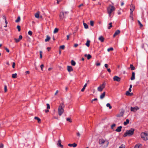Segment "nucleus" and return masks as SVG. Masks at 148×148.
I'll use <instances>...</instances> for the list:
<instances>
[{"label": "nucleus", "mask_w": 148, "mask_h": 148, "mask_svg": "<svg viewBox=\"0 0 148 148\" xmlns=\"http://www.w3.org/2000/svg\"><path fill=\"white\" fill-rule=\"evenodd\" d=\"M71 64L73 66H75L76 64L75 62L73 60H72L71 61Z\"/></svg>", "instance_id": "obj_28"}, {"label": "nucleus", "mask_w": 148, "mask_h": 148, "mask_svg": "<svg viewBox=\"0 0 148 148\" xmlns=\"http://www.w3.org/2000/svg\"><path fill=\"white\" fill-rule=\"evenodd\" d=\"M28 34L29 35H30V36H32V31H29L28 32Z\"/></svg>", "instance_id": "obj_42"}, {"label": "nucleus", "mask_w": 148, "mask_h": 148, "mask_svg": "<svg viewBox=\"0 0 148 148\" xmlns=\"http://www.w3.org/2000/svg\"><path fill=\"white\" fill-rule=\"evenodd\" d=\"M129 120L128 119H126V121H125L123 123V124L124 125H126L128 124L129 123Z\"/></svg>", "instance_id": "obj_21"}, {"label": "nucleus", "mask_w": 148, "mask_h": 148, "mask_svg": "<svg viewBox=\"0 0 148 148\" xmlns=\"http://www.w3.org/2000/svg\"><path fill=\"white\" fill-rule=\"evenodd\" d=\"M106 94L105 92H104L103 93L100 95V98L101 99H103L105 97Z\"/></svg>", "instance_id": "obj_17"}, {"label": "nucleus", "mask_w": 148, "mask_h": 148, "mask_svg": "<svg viewBox=\"0 0 148 148\" xmlns=\"http://www.w3.org/2000/svg\"><path fill=\"white\" fill-rule=\"evenodd\" d=\"M90 40H87L86 43V45L88 47H89L90 46Z\"/></svg>", "instance_id": "obj_26"}, {"label": "nucleus", "mask_w": 148, "mask_h": 148, "mask_svg": "<svg viewBox=\"0 0 148 148\" xmlns=\"http://www.w3.org/2000/svg\"><path fill=\"white\" fill-rule=\"evenodd\" d=\"M115 125H116L115 124H113L112 125H111V129H113V127H115Z\"/></svg>", "instance_id": "obj_51"}, {"label": "nucleus", "mask_w": 148, "mask_h": 148, "mask_svg": "<svg viewBox=\"0 0 148 148\" xmlns=\"http://www.w3.org/2000/svg\"><path fill=\"white\" fill-rule=\"evenodd\" d=\"M44 67V65L43 64H42L41 65H40V67L41 68V69L42 71L43 70V69H42V68H43Z\"/></svg>", "instance_id": "obj_54"}, {"label": "nucleus", "mask_w": 148, "mask_h": 148, "mask_svg": "<svg viewBox=\"0 0 148 148\" xmlns=\"http://www.w3.org/2000/svg\"><path fill=\"white\" fill-rule=\"evenodd\" d=\"M138 24L140 25V28L142 27L143 26V25L141 24V22H140V21H139L138 20Z\"/></svg>", "instance_id": "obj_33"}, {"label": "nucleus", "mask_w": 148, "mask_h": 148, "mask_svg": "<svg viewBox=\"0 0 148 148\" xmlns=\"http://www.w3.org/2000/svg\"><path fill=\"white\" fill-rule=\"evenodd\" d=\"M118 14L119 15H120V14H121V12L119 10L118 11Z\"/></svg>", "instance_id": "obj_63"}, {"label": "nucleus", "mask_w": 148, "mask_h": 148, "mask_svg": "<svg viewBox=\"0 0 148 148\" xmlns=\"http://www.w3.org/2000/svg\"><path fill=\"white\" fill-rule=\"evenodd\" d=\"M98 40L100 41L101 42H103L104 40V38L102 36H100L98 38Z\"/></svg>", "instance_id": "obj_11"}, {"label": "nucleus", "mask_w": 148, "mask_h": 148, "mask_svg": "<svg viewBox=\"0 0 148 148\" xmlns=\"http://www.w3.org/2000/svg\"><path fill=\"white\" fill-rule=\"evenodd\" d=\"M17 28L18 29V31L20 32L21 31V27L20 25L17 26Z\"/></svg>", "instance_id": "obj_41"}, {"label": "nucleus", "mask_w": 148, "mask_h": 148, "mask_svg": "<svg viewBox=\"0 0 148 148\" xmlns=\"http://www.w3.org/2000/svg\"><path fill=\"white\" fill-rule=\"evenodd\" d=\"M67 70L69 72H70L73 71V69L71 66H67Z\"/></svg>", "instance_id": "obj_14"}, {"label": "nucleus", "mask_w": 148, "mask_h": 148, "mask_svg": "<svg viewBox=\"0 0 148 148\" xmlns=\"http://www.w3.org/2000/svg\"><path fill=\"white\" fill-rule=\"evenodd\" d=\"M112 23H109V26L108 27V29H110V28L112 27Z\"/></svg>", "instance_id": "obj_35"}, {"label": "nucleus", "mask_w": 148, "mask_h": 148, "mask_svg": "<svg viewBox=\"0 0 148 148\" xmlns=\"http://www.w3.org/2000/svg\"><path fill=\"white\" fill-rule=\"evenodd\" d=\"M83 24L84 26L85 29H88V26L87 24L85 23H84Z\"/></svg>", "instance_id": "obj_30"}, {"label": "nucleus", "mask_w": 148, "mask_h": 148, "mask_svg": "<svg viewBox=\"0 0 148 148\" xmlns=\"http://www.w3.org/2000/svg\"><path fill=\"white\" fill-rule=\"evenodd\" d=\"M130 17L131 18V19L132 20H133V13L130 12Z\"/></svg>", "instance_id": "obj_32"}, {"label": "nucleus", "mask_w": 148, "mask_h": 148, "mask_svg": "<svg viewBox=\"0 0 148 148\" xmlns=\"http://www.w3.org/2000/svg\"><path fill=\"white\" fill-rule=\"evenodd\" d=\"M120 33V31L119 30H117L116 31L114 34L113 35V37H115L116 35H118Z\"/></svg>", "instance_id": "obj_19"}, {"label": "nucleus", "mask_w": 148, "mask_h": 148, "mask_svg": "<svg viewBox=\"0 0 148 148\" xmlns=\"http://www.w3.org/2000/svg\"><path fill=\"white\" fill-rule=\"evenodd\" d=\"M3 145L2 144H0V148H3Z\"/></svg>", "instance_id": "obj_56"}, {"label": "nucleus", "mask_w": 148, "mask_h": 148, "mask_svg": "<svg viewBox=\"0 0 148 148\" xmlns=\"http://www.w3.org/2000/svg\"><path fill=\"white\" fill-rule=\"evenodd\" d=\"M22 38V36L21 35H20L19 36V38L17 39L16 38H14V40L17 43L18 42L21 40Z\"/></svg>", "instance_id": "obj_9"}, {"label": "nucleus", "mask_w": 148, "mask_h": 148, "mask_svg": "<svg viewBox=\"0 0 148 148\" xmlns=\"http://www.w3.org/2000/svg\"><path fill=\"white\" fill-rule=\"evenodd\" d=\"M105 142V140L103 138L100 139L99 140V143L100 145H103Z\"/></svg>", "instance_id": "obj_13"}, {"label": "nucleus", "mask_w": 148, "mask_h": 148, "mask_svg": "<svg viewBox=\"0 0 148 148\" xmlns=\"http://www.w3.org/2000/svg\"><path fill=\"white\" fill-rule=\"evenodd\" d=\"M113 80L114 81H116L118 82H119L121 80V78L119 77L115 76L113 77Z\"/></svg>", "instance_id": "obj_7"}, {"label": "nucleus", "mask_w": 148, "mask_h": 148, "mask_svg": "<svg viewBox=\"0 0 148 148\" xmlns=\"http://www.w3.org/2000/svg\"><path fill=\"white\" fill-rule=\"evenodd\" d=\"M105 67L107 69L108 68V65L107 64H104Z\"/></svg>", "instance_id": "obj_53"}, {"label": "nucleus", "mask_w": 148, "mask_h": 148, "mask_svg": "<svg viewBox=\"0 0 148 148\" xmlns=\"http://www.w3.org/2000/svg\"><path fill=\"white\" fill-rule=\"evenodd\" d=\"M103 88L101 86H99L97 88V90L99 92H101L102 91Z\"/></svg>", "instance_id": "obj_25"}, {"label": "nucleus", "mask_w": 148, "mask_h": 148, "mask_svg": "<svg viewBox=\"0 0 148 148\" xmlns=\"http://www.w3.org/2000/svg\"><path fill=\"white\" fill-rule=\"evenodd\" d=\"M34 119H37L38 120V122L39 123H41V120L37 116H35Z\"/></svg>", "instance_id": "obj_23"}, {"label": "nucleus", "mask_w": 148, "mask_h": 148, "mask_svg": "<svg viewBox=\"0 0 148 148\" xmlns=\"http://www.w3.org/2000/svg\"><path fill=\"white\" fill-rule=\"evenodd\" d=\"M35 17L37 18H38L39 17V12H37L35 14Z\"/></svg>", "instance_id": "obj_24"}, {"label": "nucleus", "mask_w": 148, "mask_h": 148, "mask_svg": "<svg viewBox=\"0 0 148 148\" xmlns=\"http://www.w3.org/2000/svg\"><path fill=\"white\" fill-rule=\"evenodd\" d=\"M141 138L144 140H148V133L145 132L144 133H142L141 134Z\"/></svg>", "instance_id": "obj_5"}, {"label": "nucleus", "mask_w": 148, "mask_h": 148, "mask_svg": "<svg viewBox=\"0 0 148 148\" xmlns=\"http://www.w3.org/2000/svg\"><path fill=\"white\" fill-rule=\"evenodd\" d=\"M130 91H127L126 92V93H125V95H127V96H128L129 95L130 93Z\"/></svg>", "instance_id": "obj_47"}, {"label": "nucleus", "mask_w": 148, "mask_h": 148, "mask_svg": "<svg viewBox=\"0 0 148 148\" xmlns=\"http://www.w3.org/2000/svg\"><path fill=\"white\" fill-rule=\"evenodd\" d=\"M64 108V104L63 103H61L59 106L58 110V114L59 116H61L63 113Z\"/></svg>", "instance_id": "obj_1"}, {"label": "nucleus", "mask_w": 148, "mask_h": 148, "mask_svg": "<svg viewBox=\"0 0 148 148\" xmlns=\"http://www.w3.org/2000/svg\"><path fill=\"white\" fill-rule=\"evenodd\" d=\"M106 106L107 107H108L109 108L111 109L112 108V106L110 105V104L109 103H108L106 104Z\"/></svg>", "instance_id": "obj_34"}, {"label": "nucleus", "mask_w": 148, "mask_h": 148, "mask_svg": "<svg viewBox=\"0 0 148 148\" xmlns=\"http://www.w3.org/2000/svg\"><path fill=\"white\" fill-rule=\"evenodd\" d=\"M97 98H95L94 99H92L91 101V103H92L94 101H97Z\"/></svg>", "instance_id": "obj_50"}, {"label": "nucleus", "mask_w": 148, "mask_h": 148, "mask_svg": "<svg viewBox=\"0 0 148 148\" xmlns=\"http://www.w3.org/2000/svg\"><path fill=\"white\" fill-rule=\"evenodd\" d=\"M135 9V6L133 4H131L130 7V12L133 13Z\"/></svg>", "instance_id": "obj_8"}, {"label": "nucleus", "mask_w": 148, "mask_h": 148, "mask_svg": "<svg viewBox=\"0 0 148 148\" xmlns=\"http://www.w3.org/2000/svg\"><path fill=\"white\" fill-rule=\"evenodd\" d=\"M113 48L112 47H110L108 49L107 51H113Z\"/></svg>", "instance_id": "obj_40"}, {"label": "nucleus", "mask_w": 148, "mask_h": 148, "mask_svg": "<svg viewBox=\"0 0 148 148\" xmlns=\"http://www.w3.org/2000/svg\"><path fill=\"white\" fill-rule=\"evenodd\" d=\"M96 65L97 66H99L100 65V63H96Z\"/></svg>", "instance_id": "obj_61"}, {"label": "nucleus", "mask_w": 148, "mask_h": 148, "mask_svg": "<svg viewBox=\"0 0 148 148\" xmlns=\"http://www.w3.org/2000/svg\"><path fill=\"white\" fill-rule=\"evenodd\" d=\"M122 128V127L121 126H120L118 127L117 128L116 130V131L117 132H120L121 130V128Z\"/></svg>", "instance_id": "obj_18"}, {"label": "nucleus", "mask_w": 148, "mask_h": 148, "mask_svg": "<svg viewBox=\"0 0 148 148\" xmlns=\"http://www.w3.org/2000/svg\"><path fill=\"white\" fill-rule=\"evenodd\" d=\"M105 85L106 84L105 83H103L100 86H101V87H102V88H103V89L105 87Z\"/></svg>", "instance_id": "obj_37"}, {"label": "nucleus", "mask_w": 148, "mask_h": 148, "mask_svg": "<svg viewBox=\"0 0 148 148\" xmlns=\"http://www.w3.org/2000/svg\"><path fill=\"white\" fill-rule=\"evenodd\" d=\"M61 141L59 139L58 141V143L57 144V145L58 146H59L61 147V148H63V146L61 144Z\"/></svg>", "instance_id": "obj_12"}, {"label": "nucleus", "mask_w": 148, "mask_h": 148, "mask_svg": "<svg viewBox=\"0 0 148 148\" xmlns=\"http://www.w3.org/2000/svg\"><path fill=\"white\" fill-rule=\"evenodd\" d=\"M2 17L3 19H4L5 20H5H6V17L5 16L2 15Z\"/></svg>", "instance_id": "obj_49"}, {"label": "nucleus", "mask_w": 148, "mask_h": 148, "mask_svg": "<svg viewBox=\"0 0 148 148\" xmlns=\"http://www.w3.org/2000/svg\"><path fill=\"white\" fill-rule=\"evenodd\" d=\"M20 16H18L17 18V19L15 21V22L16 23H18V22H19L20 21Z\"/></svg>", "instance_id": "obj_31"}, {"label": "nucleus", "mask_w": 148, "mask_h": 148, "mask_svg": "<svg viewBox=\"0 0 148 148\" xmlns=\"http://www.w3.org/2000/svg\"><path fill=\"white\" fill-rule=\"evenodd\" d=\"M68 145L69 147H76L77 146V144L75 143H74L73 144H68Z\"/></svg>", "instance_id": "obj_16"}, {"label": "nucleus", "mask_w": 148, "mask_h": 148, "mask_svg": "<svg viewBox=\"0 0 148 148\" xmlns=\"http://www.w3.org/2000/svg\"><path fill=\"white\" fill-rule=\"evenodd\" d=\"M25 73L27 74H29V71H26Z\"/></svg>", "instance_id": "obj_64"}, {"label": "nucleus", "mask_w": 148, "mask_h": 148, "mask_svg": "<svg viewBox=\"0 0 148 148\" xmlns=\"http://www.w3.org/2000/svg\"><path fill=\"white\" fill-rule=\"evenodd\" d=\"M139 109V108L137 106H136L134 107H131L130 110L131 111L136 112L137 110Z\"/></svg>", "instance_id": "obj_6"}, {"label": "nucleus", "mask_w": 148, "mask_h": 148, "mask_svg": "<svg viewBox=\"0 0 148 148\" xmlns=\"http://www.w3.org/2000/svg\"><path fill=\"white\" fill-rule=\"evenodd\" d=\"M83 3H82L81 4H80V5H79V6H78V7L79 8H80L82 6H83Z\"/></svg>", "instance_id": "obj_60"}, {"label": "nucleus", "mask_w": 148, "mask_h": 148, "mask_svg": "<svg viewBox=\"0 0 148 148\" xmlns=\"http://www.w3.org/2000/svg\"><path fill=\"white\" fill-rule=\"evenodd\" d=\"M90 25L91 26H93L94 25V22L92 21H90Z\"/></svg>", "instance_id": "obj_43"}, {"label": "nucleus", "mask_w": 148, "mask_h": 148, "mask_svg": "<svg viewBox=\"0 0 148 148\" xmlns=\"http://www.w3.org/2000/svg\"><path fill=\"white\" fill-rule=\"evenodd\" d=\"M50 38H51L48 35H47L46 36V38L45 40V41L46 42L50 40Z\"/></svg>", "instance_id": "obj_22"}, {"label": "nucleus", "mask_w": 148, "mask_h": 148, "mask_svg": "<svg viewBox=\"0 0 148 148\" xmlns=\"http://www.w3.org/2000/svg\"><path fill=\"white\" fill-rule=\"evenodd\" d=\"M47 108L48 109H49L50 108V106L49 104L48 103H47Z\"/></svg>", "instance_id": "obj_48"}, {"label": "nucleus", "mask_w": 148, "mask_h": 148, "mask_svg": "<svg viewBox=\"0 0 148 148\" xmlns=\"http://www.w3.org/2000/svg\"><path fill=\"white\" fill-rule=\"evenodd\" d=\"M124 112V110L121 111L119 114L116 115V116L117 117H120L123 116Z\"/></svg>", "instance_id": "obj_10"}, {"label": "nucleus", "mask_w": 148, "mask_h": 148, "mask_svg": "<svg viewBox=\"0 0 148 148\" xmlns=\"http://www.w3.org/2000/svg\"><path fill=\"white\" fill-rule=\"evenodd\" d=\"M59 30V29L57 28H55V29H54V31H53V33H57L58 31Z\"/></svg>", "instance_id": "obj_36"}, {"label": "nucleus", "mask_w": 148, "mask_h": 148, "mask_svg": "<svg viewBox=\"0 0 148 148\" xmlns=\"http://www.w3.org/2000/svg\"><path fill=\"white\" fill-rule=\"evenodd\" d=\"M66 120L67 121H69L71 123L72 122V121L71 120V119L70 118H67Z\"/></svg>", "instance_id": "obj_45"}, {"label": "nucleus", "mask_w": 148, "mask_h": 148, "mask_svg": "<svg viewBox=\"0 0 148 148\" xmlns=\"http://www.w3.org/2000/svg\"><path fill=\"white\" fill-rule=\"evenodd\" d=\"M7 91V86L6 85L4 86V92H6Z\"/></svg>", "instance_id": "obj_44"}, {"label": "nucleus", "mask_w": 148, "mask_h": 148, "mask_svg": "<svg viewBox=\"0 0 148 148\" xmlns=\"http://www.w3.org/2000/svg\"><path fill=\"white\" fill-rule=\"evenodd\" d=\"M42 51H40V58H42Z\"/></svg>", "instance_id": "obj_46"}, {"label": "nucleus", "mask_w": 148, "mask_h": 148, "mask_svg": "<svg viewBox=\"0 0 148 148\" xmlns=\"http://www.w3.org/2000/svg\"><path fill=\"white\" fill-rule=\"evenodd\" d=\"M125 145L123 144H122L120 146L119 148H125Z\"/></svg>", "instance_id": "obj_38"}, {"label": "nucleus", "mask_w": 148, "mask_h": 148, "mask_svg": "<svg viewBox=\"0 0 148 148\" xmlns=\"http://www.w3.org/2000/svg\"><path fill=\"white\" fill-rule=\"evenodd\" d=\"M134 129L131 128L130 130H127L123 135V137H125L127 136H130L133 135L134 133Z\"/></svg>", "instance_id": "obj_2"}, {"label": "nucleus", "mask_w": 148, "mask_h": 148, "mask_svg": "<svg viewBox=\"0 0 148 148\" xmlns=\"http://www.w3.org/2000/svg\"><path fill=\"white\" fill-rule=\"evenodd\" d=\"M130 68H131L132 70H134L135 69V67L132 64H130Z\"/></svg>", "instance_id": "obj_27"}, {"label": "nucleus", "mask_w": 148, "mask_h": 148, "mask_svg": "<svg viewBox=\"0 0 148 148\" xmlns=\"http://www.w3.org/2000/svg\"><path fill=\"white\" fill-rule=\"evenodd\" d=\"M17 75V74L16 73L14 74H13L12 75V77L13 78H15L16 77V76Z\"/></svg>", "instance_id": "obj_29"}, {"label": "nucleus", "mask_w": 148, "mask_h": 148, "mask_svg": "<svg viewBox=\"0 0 148 148\" xmlns=\"http://www.w3.org/2000/svg\"><path fill=\"white\" fill-rule=\"evenodd\" d=\"M5 49L6 50V51L8 52H9L10 51L7 48L5 47Z\"/></svg>", "instance_id": "obj_55"}, {"label": "nucleus", "mask_w": 148, "mask_h": 148, "mask_svg": "<svg viewBox=\"0 0 148 148\" xmlns=\"http://www.w3.org/2000/svg\"><path fill=\"white\" fill-rule=\"evenodd\" d=\"M77 136H78V137H80V134L79 132H78L77 133Z\"/></svg>", "instance_id": "obj_57"}, {"label": "nucleus", "mask_w": 148, "mask_h": 148, "mask_svg": "<svg viewBox=\"0 0 148 148\" xmlns=\"http://www.w3.org/2000/svg\"><path fill=\"white\" fill-rule=\"evenodd\" d=\"M84 56L85 57H87V59L88 60H89L90 59L91 57H92V56H91L89 54H88V55H87L86 54L84 55Z\"/></svg>", "instance_id": "obj_20"}, {"label": "nucleus", "mask_w": 148, "mask_h": 148, "mask_svg": "<svg viewBox=\"0 0 148 148\" xmlns=\"http://www.w3.org/2000/svg\"><path fill=\"white\" fill-rule=\"evenodd\" d=\"M115 10V8L112 5H110L107 8V12L108 14H109V16H110L111 14Z\"/></svg>", "instance_id": "obj_3"}, {"label": "nucleus", "mask_w": 148, "mask_h": 148, "mask_svg": "<svg viewBox=\"0 0 148 148\" xmlns=\"http://www.w3.org/2000/svg\"><path fill=\"white\" fill-rule=\"evenodd\" d=\"M65 48V46L64 45L60 46V49H64Z\"/></svg>", "instance_id": "obj_39"}, {"label": "nucleus", "mask_w": 148, "mask_h": 148, "mask_svg": "<svg viewBox=\"0 0 148 148\" xmlns=\"http://www.w3.org/2000/svg\"><path fill=\"white\" fill-rule=\"evenodd\" d=\"M107 71H108L109 73H110L111 72V70L110 68L107 69Z\"/></svg>", "instance_id": "obj_58"}, {"label": "nucleus", "mask_w": 148, "mask_h": 148, "mask_svg": "<svg viewBox=\"0 0 148 148\" xmlns=\"http://www.w3.org/2000/svg\"><path fill=\"white\" fill-rule=\"evenodd\" d=\"M139 146L138 145H136L134 147V148H139Z\"/></svg>", "instance_id": "obj_59"}, {"label": "nucleus", "mask_w": 148, "mask_h": 148, "mask_svg": "<svg viewBox=\"0 0 148 148\" xmlns=\"http://www.w3.org/2000/svg\"><path fill=\"white\" fill-rule=\"evenodd\" d=\"M15 63L14 62H13V64H12V67L13 68H15Z\"/></svg>", "instance_id": "obj_52"}, {"label": "nucleus", "mask_w": 148, "mask_h": 148, "mask_svg": "<svg viewBox=\"0 0 148 148\" xmlns=\"http://www.w3.org/2000/svg\"><path fill=\"white\" fill-rule=\"evenodd\" d=\"M78 45L77 44H75L74 45V47H77Z\"/></svg>", "instance_id": "obj_62"}, {"label": "nucleus", "mask_w": 148, "mask_h": 148, "mask_svg": "<svg viewBox=\"0 0 148 148\" xmlns=\"http://www.w3.org/2000/svg\"><path fill=\"white\" fill-rule=\"evenodd\" d=\"M135 73L134 72H132V75L130 79L131 80H133L135 79Z\"/></svg>", "instance_id": "obj_15"}, {"label": "nucleus", "mask_w": 148, "mask_h": 148, "mask_svg": "<svg viewBox=\"0 0 148 148\" xmlns=\"http://www.w3.org/2000/svg\"><path fill=\"white\" fill-rule=\"evenodd\" d=\"M69 12H61L60 13L59 17L60 20H62L64 18H65L68 15Z\"/></svg>", "instance_id": "obj_4"}]
</instances>
